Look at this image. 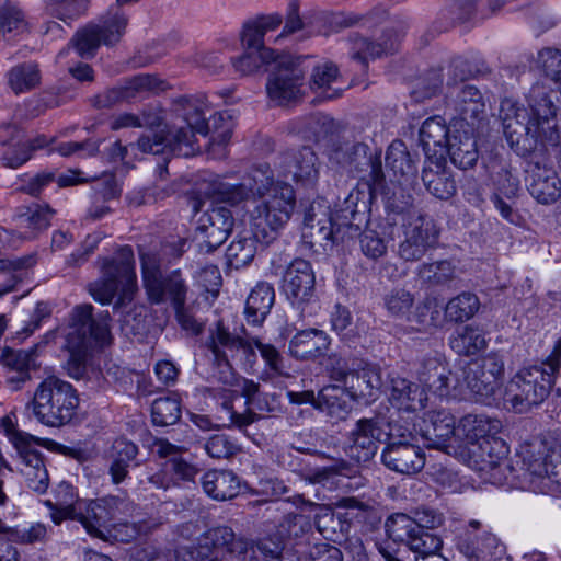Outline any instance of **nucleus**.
Here are the masks:
<instances>
[{"mask_svg": "<svg viewBox=\"0 0 561 561\" xmlns=\"http://www.w3.org/2000/svg\"><path fill=\"white\" fill-rule=\"evenodd\" d=\"M389 213L397 218V224L402 225L403 234L437 245L440 230L431 216L414 207L392 209Z\"/></svg>", "mask_w": 561, "mask_h": 561, "instance_id": "obj_27", "label": "nucleus"}, {"mask_svg": "<svg viewBox=\"0 0 561 561\" xmlns=\"http://www.w3.org/2000/svg\"><path fill=\"white\" fill-rule=\"evenodd\" d=\"M299 31L305 32V37H310L317 34L314 12L306 15L305 18H301L299 14V2L298 0H293L288 4L284 28L282 33L276 37V41H279Z\"/></svg>", "mask_w": 561, "mask_h": 561, "instance_id": "obj_53", "label": "nucleus"}, {"mask_svg": "<svg viewBox=\"0 0 561 561\" xmlns=\"http://www.w3.org/2000/svg\"><path fill=\"white\" fill-rule=\"evenodd\" d=\"M383 305L390 316L410 320L414 295L402 287H394L383 296Z\"/></svg>", "mask_w": 561, "mask_h": 561, "instance_id": "obj_60", "label": "nucleus"}, {"mask_svg": "<svg viewBox=\"0 0 561 561\" xmlns=\"http://www.w3.org/2000/svg\"><path fill=\"white\" fill-rule=\"evenodd\" d=\"M381 459L387 468L402 474L416 473L425 465L424 453L413 442L388 443Z\"/></svg>", "mask_w": 561, "mask_h": 561, "instance_id": "obj_28", "label": "nucleus"}, {"mask_svg": "<svg viewBox=\"0 0 561 561\" xmlns=\"http://www.w3.org/2000/svg\"><path fill=\"white\" fill-rule=\"evenodd\" d=\"M449 345L459 355H473L486 347L485 334L478 327L466 325L450 336Z\"/></svg>", "mask_w": 561, "mask_h": 561, "instance_id": "obj_50", "label": "nucleus"}, {"mask_svg": "<svg viewBox=\"0 0 561 561\" xmlns=\"http://www.w3.org/2000/svg\"><path fill=\"white\" fill-rule=\"evenodd\" d=\"M194 130L188 127H179L174 130H169L167 138V152L176 157H192L199 147L194 137Z\"/></svg>", "mask_w": 561, "mask_h": 561, "instance_id": "obj_58", "label": "nucleus"}, {"mask_svg": "<svg viewBox=\"0 0 561 561\" xmlns=\"http://www.w3.org/2000/svg\"><path fill=\"white\" fill-rule=\"evenodd\" d=\"M92 311V305H80L70 314L65 347L69 353L67 371L75 379L84 376L88 355L93 344L103 345L110 339L108 324L103 320H95Z\"/></svg>", "mask_w": 561, "mask_h": 561, "instance_id": "obj_3", "label": "nucleus"}, {"mask_svg": "<svg viewBox=\"0 0 561 561\" xmlns=\"http://www.w3.org/2000/svg\"><path fill=\"white\" fill-rule=\"evenodd\" d=\"M386 168L389 173H392L393 180L399 183L402 180L408 181L415 175V163L402 140H394L388 147Z\"/></svg>", "mask_w": 561, "mask_h": 561, "instance_id": "obj_47", "label": "nucleus"}, {"mask_svg": "<svg viewBox=\"0 0 561 561\" xmlns=\"http://www.w3.org/2000/svg\"><path fill=\"white\" fill-rule=\"evenodd\" d=\"M551 91L541 83L534 84L526 95L528 108L518 106L512 99H503L499 117L510 146L519 154L535 151L539 145H557L556 106Z\"/></svg>", "mask_w": 561, "mask_h": 561, "instance_id": "obj_2", "label": "nucleus"}, {"mask_svg": "<svg viewBox=\"0 0 561 561\" xmlns=\"http://www.w3.org/2000/svg\"><path fill=\"white\" fill-rule=\"evenodd\" d=\"M493 182L496 187L494 194L504 196L508 199L515 198L519 192V180L512 173L506 162L492 163L489 165Z\"/></svg>", "mask_w": 561, "mask_h": 561, "instance_id": "obj_59", "label": "nucleus"}, {"mask_svg": "<svg viewBox=\"0 0 561 561\" xmlns=\"http://www.w3.org/2000/svg\"><path fill=\"white\" fill-rule=\"evenodd\" d=\"M316 408L333 419L342 420L351 410L348 392L341 386L328 385L318 392Z\"/></svg>", "mask_w": 561, "mask_h": 561, "instance_id": "obj_46", "label": "nucleus"}, {"mask_svg": "<svg viewBox=\"0 0 561 561\" xmlns=\"http://www.w3.org/2000/svg\"><path fill=\"white\" fill-rule=\"evenodd\" d=\"M401 35L394 28H387L379 42H369L358 35L350 37L352 42L351 56L367 67L368 59L380 58L383 55L392 54L397 50Z\"/></svg>", "mask_w": 561, "mask_h": 561, "instance_id": "obj_32", "label": "nucleus"}, {"mask_svg": "<svg viewBox=\"0 0 561 561\" xmlns=\"http://www.w3.org/2000/svg\"><path fill=\"white\" fill-rule=\"evenodd\" d=\"M205 107L203 101L191 96H181L173 102V111L183 118L188 128L201 135L209 133Z\"/></svg>", "mask_w": 561, "mask_h": 561, "instance_id": "obj_49", "label": "nucleus"}, {"mask_svg": "<svg viewBox=\"0 0 561 561\" xmlns=\"http://www.w3.org/2000/svg\"><path fill=\"white\" fill-rule=\"evenodd\" d=\"M234 219L230 209L224 206L207 209L198 219V230L203 234L208 251L216 250L231 232Z\"/></svg>", "mask_w": 561, "mask_h": 561, "instance_id": "obj_25", "label": "nucleus"}, {"mask_svg": "<svg viewBox=\"0 0 561 561\" xmlns=\"http://www.w3.org/2000/svg\"><path fill=\"white\" fill-rule=\"evenodd\" d=\"M138 453V446L124 437L113 442L108 451V474L113 484L118 485L128 478Z\"/></svg>", "mask_w": 561, "mask_h": 561, "instance_id": "obj_39", "label": "nucleus"}, {"mask_svg": "<svg viewBox=\"0 0 561 561\" xmlns=\"http://www.w3.org/2000/svg\"><path fill=\"white\" fill-rule=\"evenodd\" d=\"M479 307L480 302L474 294L461 293L445 306V318L453 322H463L472 318Z\"/></svg>", "mask_w": 561, "mask_h": 561, "instance_id": "obj_56", "label": "nucleus"}, {"mask_svg": "<svg viewBox=\"0 0 561 561\" xmlns=\"http://www.w3.org/2000/svg\"><path fill=\"white\" fill-rule=\"evenodd\" d=\"M397 218L390 213L385 219L373 227V224L359 234V245L362 253L369 260H378L386 255L388 243L394 240V226Z\"/></svg>", "mask_w": 561, "mask_h": 561, "instance_id": "obj_29", "label": "nucleus"}, {"mask_svg": "<svg viewBox=\"0 0 561 561\" xmlns=\"http://www.w3.org/2000/svg\"><path fill=\"white\" fill-rule=\"evenodd\" d=\"M505 365L497 352L472 359L459 367L462 390L467 388L476 401L489 403L502 385Z\"/></svg>", "mask_w": 561, "mask_h": 561, "instance_id": "obj_10", "label": "nucleus"}, {"mask_svg": "<svg viewBox=\"0 0 561 561\" xmlns=\"http://www.w3.org/2000/svg\"><path fill=\"white\" fill-rule=\"evenodd\" d=\"M273 49L245 50V53L233 61V67L241 75H250L259 70L263 65L274 62L276 59Z\"/></svg>", "mask_w": 561, "mask_h": 561, "instance_id": "obj_64", "label": "nucleus"}, {"mask_svg": "<svg viewBox=\"0 0 561 561\" xmlns=\"http://www.w3.org/2000/svg\"><path fill=\"white\" fill-rule=\"evenodd\" d=\"M443 524L442 514L432 508L415 511L414 517L397 513L387 518L385 528L389 538L396 542H410L423 539L425 535H435L432 530Z\"/></svg>", "mask_w": 561, "mask_h": 561, "instance_id": "obj_19", "label": "nucleus"}, {"mask_svg": "<svg viewBox=\"0 0 561 561\" xmlns=\"http://www.w3.org/2000/svg\"><path fill=\"white\" fill-rule=\"evenodd\" d=\"M78 405L79 398L72 385L53 376L37 386L26 408L42 424L58 427L72 420Z\"/></svg>", "mask_w": 561, "mask_h": 561, "instance_id": "obj_4", "label": "nucleus"}, {"mask_svg": "<svg viewBox=\"0 0 561 561\" xmlns=\"http://www.w3.org/2000/svg\"><path fill=\"white\" fill-rule=\"evenodd\" d=\"M8 84L15 94L28 92L41 82L38 66L23 62L11 68L7 73Z\"/></svg>", "mask_w": 561, "mask_h": 561, "instance_id": "obj_51", "label": "nucleus"}, {"mask_svg": "<svg viewBox=\"0 0 561 561\" xmlns=\"http://www.w3.org/2000/svg\"><path fill=\"white\" fill-rule=\"evenodd\" d=\"M375 185L370 181H360L344 198L335 213L337 232L345 230L350 237L367 222V214L374 198Z\"/></svg>", "mask_w": 561, "mask_h": 561, "instance_id": "obj_20", "label": "nucleus"}, {"mask_svg": "<svg viewBox=\"0 0 561 561\" xmlns=\"http://www.w3.org/2000/svg\"><path fill=\"white\" fill-rule=\"evenodd\" d=\"M481 523L470 520L468 528L457 536L456 547L458 551L470 561H490L504 552V546L497 537L489 531L478 534Z\"/></svg>", "mask_w": 561, "mask_h": 561, "instance_id": "obj_24", "label": "nucleus"}, {"mask_svg": "<svg viewBox=\"0 0 561 561\" xmlns=\"http://www.w3.org/2000/svg\"><path fill=\"white\" fill-rule=\"evenodd\" d=\"M163 82L151 75H139L134 77L126 87L114 88L98 98V105L110 107L113 104L130 100L136 93L161 90Z\"/></svg>", "mask_w": 561, "mask_h": 561, "instance_id": "obj_42", "label": "nucleus"}, {"mask_svg": "<svg viewBox=\"0 0 561 561\" xmlns=\"http://www.w3.org/2000/svg\"><path fill=\"white\" fill-rule=\"evenodd\" d=\"M339 69L331 62L325 61L317 65L311 73L310 88L313 91L321 90L324 99L333 100L340 96V91L331 89V84L337 80Z\"/></svg>", "mask_w": 561, "mask_h": 561, "instance_id": "obj_57", "label": "nucleus"}, {"mask_svg": "<svg viewBox=\"0 0 561 561\" xmlns=\"http://www.w3.org/2000/svg\"><path fill=\"white\" fill-rule=\"evenodd\" d=\"M204 345L215 366L213 377L224 385H232L234 374L230 360L240 351L241 336L231 333L224 321L218 320L209 327Z\"/></svg>", "mask_w": 561, "mask_h": 561, "instance_id": "obj_14", "label": "nucleus"}, {"mask_svg": "<svg viewBox=\"0 0 561 561\" xmlns=\"http://www.w3.org/2000/svg\"><path fill=\"white\" fill-rule=\"evenodd\" d=\"M420 432L427 446L437 449L446 447L447 442L459 433L455 416L446 410L425 413Z\"/></svg>", "mask_w": 561, "mask_h": 561, "instance_id": "obj_30", "label": "nucleus"}, {"mask_svg": "<svg viewBox=\"0 0 561 561\" xmlns=\"http://www.w3.org/2000/svg\"><path fill=\"white\" fill-rule=\"evenodd\" d=\"M515 457L511 478L528 483L533 491L546 493L552 482L561 483L554 450L545 439L535 437L523 443Z\"/></svg>", "mask_w": 561, "mask_h": 561, "instance_id": "obj_5", "label": "nucleus"}, {"mask_svg": "<svg viewBox=\"0 0 561 561\" xmlns=\"http://www.w3.org/2000/svg\"><path fill=\"white\" fill-rule=\"evenodd\" d=\"M36 264V254H28L16 259H0V272H14L10 278L0 284V298L13 291L16 284L21 280L19 272L30 268Z\"/></svg>", "mask_w": 561, "mask_h": 561, "instance_id": "obj_61", "label": "nucleus"}, {"mask_svg": "<svg viewBox=\"0 0 561 561\" xmlns=\"http://www.w3.org/2000/svg\"><path fill=\"white\" fill-rule=\"evenodd\" d=\"M101 277L89 285V293L102 305L111 304L117 290L123 293L122 299H133L137 289L134 251L123 245L111 257L100 259Z\"/></svg>", "mask_w": 561, "mask_h": 561, "instance_id": "obj_6", "label": "nucleus"}, {"mask_svg": "<svg viewBox=\"0 0 561 561\" xmlns=\"http://www.w3.org/2000/svg\"><path fill=\"white\" fill-rule=\"evenodd\" d=\"M182 414L180 398L175 394L157 398L151 404L152 423L157 426L175 424Z\"/></svg>", "mask_w": 561, "mask_h": 561, "instance_id": "obj_54", "label": "nucleus"}, {"mask_svg": "<svg viewBox=\"0 0 561 561\" xmlns=\"http://www.w3.org/2000/svg\"><path fill=\"white\" fill-rule=\"evenodd\" d=\"M502 422L486 414H467L460 419L458 432L462 433L470 446L481 440L500 438Z\"/></svg>", "mask_w": 561, "mask_h": 561, "instance_id": "obj_41", "label": "nucleus"}, {"mask_svg": "<svg viewBox=\"0 0 561 561\" xmlns=\"http://www.w3.org/2000/svg\"><path fill=\"white\" fill-rule=\"evenodd\" d=\"M208 194L230 205L261 199L250 210L251 232L239 234L227 248V262L236 270L252 262L257 251V242L270 244L276 239L278 231L290 219L296 205L293 186L275 181L274 171L266 163L254 167L237 184L215 179L209 184Z\"/></svg>", "mask_w": 561, "mask_h": 561, "instance_id": "obj_1", "label": "nucleus"}, {"mask_svg": "<svg viewBox=\"0 0 561 561\" xmlns=\"http://www.w3.org/2000/svg\"><path fill=\"white\" fill-rule=\"evenodd\" d=\"M422 181L426 190L439 199H449L456 193V182L446 167V158L425 160Z\"/></svg>", "mask_w": 561, "mask_h": 561, "instance_id": "obj_35", "label": "nucleus"}, {"mask_svg": "<svg viewBox=\"0 0 561 561\" xmlns=\"http://www.w3.org/2000/svg\"><path fill=\"white\" fill-rule=\"evenodd\" d=\"M55 210L48 204H32L21 206L14 215L16 238L23 242L36 239L51 225Z\"/></svg>", "mask_w": 561, "mask_h": 561, "instance_id": "obj_26", "label": "nucleus"}, {"mask_svg": "<svg viewBox=\"0 0 561 561\" xmlns=\"http://www.w3.org/2000/svg\"><path fill=\"white\" fill-rule=\"evenodd\" d=\"M317 34L329 35L351 27L358 22V18L344 12H314Z\"/></svg>", "mask_w": 561, "mask_h": 561, "instance_id": "obj_63", "label": "nucleus"}, {"mask_svg": "<svg viewBox=\"0 0 561 561\" xmlns=\"http://www.w3.org/2000/svg\"><path fill=\"white\" fill-rule=\"evenodd\" d=\"M381 369L377 365L359 363L352 368L346 386L353 396L369 400L376 399L382 388Z\"/></svg>", "mask_w": 561, "mask_h": 561, "instance_id": "obj_38", "label": "nucleus"}, {"mask_svg": "<svg viewBox=\"0 0 561 561\" xmlns=\"http://www.w3.org/2000/svg\"><path fill=\"white\" fill-rule=\"evenodd\" d=\"M456 267L448 260L423 263L417 268L420 279L430 286H443L455 278Z\"/></svg>", "mask_w": 561, "mask_h": 561, "instance_id": "obj_55", "label": "nucleus"}, {"mask_svg": "<svg viewBox=\"0 0 561 561\" xmlns=\"http://www.w3.org/2000/svg\"><path fill=\"white\" fill-rule=\"evenodd\" d=\"M454 107L462 121L473 122L484 114L485 101L477 87L465 84L454 98Z\"/></svg>", "mask_w": 561, "mask_h": 561, "instance_id": "obj_48", "label": "nucleus"}, {"mask_svg": "<svg viewBox=\"0 0 561 561\" xmlns=\"http://www.w3.org/2000/svg\"><path fill=\"white\" fill-rule=\"evenodd\" d=\"M450 137V130L444 118L440 116L427 118L420 129V141L426 160L446 158Z\"/></svg>", "mask_w": 561, "mask_h": 561, "instance_id": "obj_36", "label": "nucleus"}, {"mask_svg": "<svg viewBox=\"0 0 561 561\" xmlns=\"http://www.w3.org/2000/svg\"><path fill=\"white\" fill-rule=\"evenodd\" d=\"M345 231L337 232L336 217L330 214V207L322 202H313L306 209L301 239L305 245L310 249L322 248L323 250L330 243L337 239L344 240Z\"/></svg>", "mask_w": 561, "mask_h": 561, "instance_id": "obj_16", "label": "nucleus"}, {"mask_svg": "<svg viewBox=\"0 0 561 561\" xmlns=\"http://www.w3.org/2000/svg\"><path fill=\"white\" fill-rule=\"evenodd\" d=\"M282 287L291 304L301 310V316L307 307L312 308L316 304V276L308 261L294 260L284 273Z\"/></svg>", "mask_w": 561, "mask_h": 561, "instance_id": "obj_23", "label": "nucleus"}, {"mask_svg": "<svg viewBox=\"0 0 561 561\" xmlns=\"http://www.w3.org/2000/svg\"><path fill=\"white\" fill-rule=\"evenodd\" d=\"M528 192L540 204L549 205L561 196V180L552 168L530 165Z\"/></svg>", "mask_w": 561, "mask_h": 561, "instance_id": "obj_33", "label": "nucleus"}, {"mask_svg": "<svg viewBox=\"0 0 561 561\" xmlns=\"http://www.w3.org/2000/svg\"><path fill=\"white\" fill-rule=\"evenodd\" d=\"M417 380L439 398L458 397L462 392L459 369L451 371L439 356L424 357L416 369Z\"/></svg>", "mask_w": 561, "mask_h": 561, "instance_id": "obj_22", "label": "nucleus"}, {"mask_svg": "<svg viewBox=\"0 0 561 561\" xmlns=\"http://www.w3.org/2000/svg\"><path fill=\"white\" fill-rule=\"evenodd\" d=\"M415 553V561H448L439 551L443 540L438 535H425L422 539L403 542Z\"/></svg>", "mask_w": 561, "mask_h": 561, "instance_id": "obj_62", "label": "nucleus"}, {"mask_svg": "<svg viewBox=\"0 0 561 561\" xmlns=\"http://www.w3.org/2000/svg\"><path fill=\"white\" fill-rule=\"evenodd\" d=\"M201 483L204 492L215 501L231 500L240 492V479L231 470H208L203 474Z\"/></svg>", "mask_w": 561, "mask_h": 561, "instance_id": "obj_40", "label": "nucleus"}, {"mask_svg": "<svg viewBox=\"0 0 561 561\" xmlns=\"http://www.w3.org/2000/svg\"><path fill=\"white\" fill-rule=\"evenodd\" d=\"M297 451L318 455L322 458H328L324 453L317 451L311 448H296ZM331 465L324 467H311L302 458L293 454L291 451L283 453L279 455V465L296 473L302 481L309 484H324L335 476H350L352 466L342 458H331Z\"/></svg>", "mask_w": 561, "mask_h": 561, "instance_id": "obj_17", "label": "nucleus"}, {"mask_svg": "<svg viewBox=\"0 0 561 561\" xmlns=\"http://www.w3.org/2000/svg\"><path fill=\"white\" fill-rule=\"evenodd\" d=\"M381 430L371 419H362L348 435V453L358 462L369 461L377 453Z\"/></svg>", "mask_w": 561, "mask_h": 561, "instance_id": "obj_31", "label": "nucleus"}, {"mask_svg": "<svg viewBox=\"0 0 561 561\" xmlns=\"http://www.w3.org/2000/svg\"><path fill=\"white\" fill-rule=\"evenodd\" d=\"M35 352L33 350H12L5 348L0 355V363L19 376L12 377L11 381L25 382L31 378L30 369L34 366Z\"/></svg>", "mask_w": 561, "mask_h": 561, "instance_id": "obj_52", "label": "nucleus"}, {"mask_svg": "<svg viewBox=\"0 0 561 561\" xmlns=\"http://www.w3.org/2000/svg\"><path fill=\"white\" fill-rule=\"evenodd\" d=\"M139 259L144 287L151 304L170 302L175 307L186 302L188 286L180 270L164 275L161 271L159 254L145 251L142 248L139 250Z\"/></svg>", "mask_w": 561, "mask_h": 561, "instance_id": "obj_9", "label": "nucleus"}, {"mask_svg": "<svg viewBox=\"0 0 561 561\" xmlns=\"http://www.w3.org/2000/svg\"><path fill=\"white\" fill-rule=\"evenodd\" d=\"M127 24L128 15L123 9L110 8L102 16L101 24H89L77 32L71 44L81 57H92L101 44H117L125 34Z\"/></svg>", "mask_w": 561, "mask_h": 561, "instance_id": "obj_12", "label": "nucleus"}, {"mask_svg": "<svg viewBox=\"0 0 561 561\" xmlns=\"http://www.w3.org/2000/svg\"><path fill=\"white\" fill-rule=\"evenodd\" d=\"M508 446L502 438L481 440L469 448L470 463L485 481L503 484L514 471L507 460Z\"/></svg>", "mask_w": 561, "mask_h": 561, "instance_id": "obj_13", "label": "nucleus"}, {"mask_svg": "<svg viewBox=\"0 0 561 561\" xmlns=\"http://www.w3.org/2000/svg\"><path fill=\"white\" fill-rule=\"evenodd\" d=\"M274 167L279 176H291L296 183L304 187H314L320 175L318 156L308 146L280 153Z\"/></svg>", "mask_w": 561, "mask_h": 561, "instance_id": "obj_21", "label": "nucleus"}, {"mask_svg": "<svg viewBox=\"0 0 561 561\" xmlns=\"http://www.w3.org/2000/svg\"><path fill=\"white\" fill-rule=\"evenodd\" d=\"M554 376L546 363L518 370L505 389V401L517 413H525L541 404L549 396Z\"/></svg>", "mask_w": 561, "mask_h": 561, "instance_id": "obj_8", "label": "nucleus"}, {"mask_svg": "<svg viewBox=\"0 0 561 561\" xmlns=\"http://www.w3.org/2000/svg\"><path fill=\"white\" fill-rule=\"evenodd\" d=\"M248 545L243 537H237L232 528L217 526L206 530L196 545L183 546L175 550L176 561H221L227 556L245 561Z\"/></svg>", "mask_w": 561, "mask_h": 561, "instance_id": "obj_7", "label": "nucleus"}, {"mask_svg": "<svg viewBox=\"0 0 561 561\" xmlns=\"http://www.w3.org/2000/svg\"><path fill=\"white\" fill-rule=\"evenodd\" d=\"M368 146L364 142L341 140L332 145L329 159L352 173H360L365 167L369 168L371 182L380 184L385 178L381 154L368 156Z\"/></svg>", "mask_w": 561, "mask_h": 561, "instance_id": "obj_18", "label": "nucleus"}, {"mask_svg": "<svg viewBox=\"0 0 561 561\" xmlns=\"http://www.w3.org/2000/svg\"><path fill=\"white\" fill-rule=\"evenodd\" d=\"M331 345L327 332L319 329L298 331L289 341V353L300 360H316L323 357Z\"/></svg>", "mask_w": 561, "mask_h": 561, "instance_id": "obj_34", "label": "nucleus"}, {"mask_svg": "<svg viewBox=\"0 0 561 561\" xmlns=\"http://www.w3.org/2000/svg\"><path fill=\"white\" fill-rule=\"evenodd\" d=\"M1 425L22 460L21 472L26 485L38 494L45 493L49 485V476L41 453L34 447L39 438L16 430L9 416L1 419Z\"/></svg>", "mask_w": 561, "mask_h": 561, "instance_id": "obj_11", "label": "nucleus"}, {"mask_svg": "<svg viewBox=\"0 0 561 561\" xmlns=\"http://www.w3.org/2000/svg\"><path fill=\"white\" fill-rule=\"evenodd\" d=\"M389 382V399L392 405L408 412H415L425 408L427 396L419 385L398 375L390 376Z\"/></svg>", "mask_w": 561, "mask_h": 561, "instance_id": "obj_37", "label": "nucleus"}, {"mask_svg": "<svg viewBox=\"0 0 561 561\" xmlns=\"http://www.w3.org/2000/svg\"><path fill=\"white\" fill-rule=\"evenodd\" d=\"M104 503L98 500L90 502L85 505L84 512H82V508L77 511L76 518L82 524L88 534L100 539H106L110 527L114 525Z\"/></svg>", "mask_w": 561, "mask_h": 561, "instance_id": "obj_45", "label": "nucleus"}, {"mask_svg": "<svg viewBox=\"0 0 561 561\" xmlns=\"http://www.w3.org/2000/svg\"><path fill=\"white\" fill-rule=\"evenodd\" d=\"M459 169L467 170L476 165L479 151L474 137L468 131L455 130L447 145V153Z\"/></svg>", "mask_w": 561, "mask_h": 561, "instance_id": "obj_44", "label": "nucleus"}, {"mask_svg": "<svg viewBox=\"0 0 561 561\" xmlns=\"http://www.w3.org/2000/svg\"><path fill=\"white\" fill-rule=\"evenodd\" d=\"M275 301V291L271 284L259 283L245 301V318L248 323L261 325L270 313Z\"/></svg>", "mask_w": 561, "mask_h": 561, "instance_id": "obj_43", "label": "nucleus"}, {"mask_svg": "<svg viewBox=\"0 0 561 561\" xmlns=\"http://www.w3.org/2000/svg\"><path fill=\"white\" fill-rule=\"evenodd\" d=\"M305 70L299 59L291 56H277L270 73L266 91L278 105L297 101L302 95Z\"/></svg>", "mask_w": 561, "mask_h": 561, "instance_id": "obj_15", "label": "nucleus"}]
</instances>
